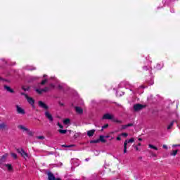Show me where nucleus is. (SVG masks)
<instances>
[{
    "label": "nucleus",
    "instance_id": "f257e3e1",
    "mask_svg": "<svg viewBox=\"0 0 180 180\" xmlns=\"http://www.w3.org/2000/svg\"><path fill=\"white\" fill-rule=\"evenodd\" d=\"M130 143H134V138H131L129 140H125L124 142V154L127 153V145Z\"/></svg>",
    "mask_w": 180,
    "mask_h": 180
},
{
    "label": "nucleus",
    "instance_id": "f03ea898",
    "mask_svg": "<svg viewBox=\"0 0 180 180\" xmlns=\"http://www.w3.org/2000/svg\"><path fill=\"white\" fill-rule=\"evenodd\" d=\"M21 95H23L25 97V98L27 99V101L30 103V105H32V106H33V105H34V100H33V98L32 97H30L29 96H27V94H26L25 93H21Z\"/></svg>",
    "mask_w": 180,
    "mask_h": 180
},
{
    "label": "nucleus",
    "instance_id": "7ed1b4c3",
    "mask_svg": "<svg viewBox=\"0 0 180 180\" xmlns=\"http://www.w3.org/2000/svg\"><path fill=\"white\" fill-rule=\"evenodd\" d=\"M16 112L18 115H26V111L20 105H15Z\"/></svg>",
    "mask_w": 180,
    "mask_h": 180
},
{
    "label": "nucleus",
    "instance_id": "20e7f679",
    "mask_svg": "<svg viewBox=\"0 0 180 180\" xmlns=\"http://www.w3.org/2000/svg\"><path fill=\"white\" fill-rule=\"evenodd\" d=\"M17 151L23 157V158H25V160L29 158V155L23 149H18Z\"/></svg>",
    "mask_w": 180,
    "mask_h": 180
},
{
    "label": "nucleus",
    "instance_id": "39448f33",
    "mask_svg": "<svg viewBox=\"0 0 180 180\" xmlns=\"http://www.w3.org/2000/svg\"><path fill=\"white\" fill-rule=\"evenodd\" d=\"M114 116L115 115L112 114L107 113L103 116V119L105 120H112Z\"/></svg>",
    "mask_w": 180,
    "mask_h": 180
},
{
    "label": "nucleus",
    "instance_id": "423d86ee",
    "mask_svg": "<svg viewBox=\"0 0 180 180\" xmlns=\"http://www.w3.org/2000/svg\"><path fill=\"white\" fill-rule=\"evenodd\" d=\"M144 108V105L141 104H136L134 105V110L135 112H139V110H141Z\"/></svg>",
    "mask_w": 180,
    "mask_h": 180
},
{
    "label": "nucleus",
    "instance_id": "0eeeda50",
    "mask_svg": "<svg viewBox=\"0 0 180 180\" xmlns=\"http://www.w3.org/2000/svg\"><path fill=\"white\" fill-rule=\"evenodd\" d=\"M18 129H19L20 130H22V131H30V129L27 127L22 124L18 125Z\"/></svg>",
    "mask_w": 180,
    "mask_h": 180
},
{
    "label": "nucleus",
    "instance_id": "6e6552de",
    "mask_svg": "<svg viewBox=\"0 0 180 180\" xmlns=\"http://www.w3.org/2000/svg\"><path fill=\"white\" fill-rule=\"evenodd\" d=\"M47 91H49V87H45L44 89H36V92H37V94H43V92H47Z\"/></svg>",
    "mask_w": 180,
    "mask_h": 180
},
{
    "label": "nucleus",
    "instance_id": "1a4fd4ad",
    "mask_svg": "<svg viewBox=\"0 0 180 180\" xmlns=\"http://www.w3.org/2000/svg\"><path fill=\"white\" fill-rule=\"evenodd\" d=\"M45 116L49 119V120H50V122H53V120H54L53 116L49 112V111L45 112Z\"/></svg>",
    "mask_w": 180,
    "mask_h": 180
},
{
    "label": "nucleus",
    "instance_id": "9d476101",
    "mask_svg": "<svg viewBox=\"0 0 180 180\" xmlns=\"http://www.w3.org/2000/svg\"><path fill=\"white\" fill-rule=\"evenodd\" d=\"M39 105L40 106V108H42L43 109H49L47 105H46V103H44L42 101H39Z\"/></svg>",
    "mask_w": 180,
    "mask_h": 180
},
{
    "label": "nucleus",
    "instance_id": "9b49d317",
    "mask_svg": "<svg viewBox=\"0 0 180 180\" xmlns=\"http://www.w3.org/2000/svg\"><path fill=\"white\" fill-rule=\"evenodd\" d=\"M48 179L49 180H56L57 179L56 178V176H54V174H53V173L49 172L48 173Z\"/></svg>",
    "mask_w": 180,
    "mask_h": 180
},
{
    "label": "nucleus",
    "instance_id": "f8f14e48",
    "mask_svg": "<svg viewBox=\"0 0 180 180\" xmlns=\"http://www.w3.org/2000/svg\"><path fill=\"white\" fill-rule=\"evenodd\" d=\"M75 110L77 113H79V115H82L84 112V110H82L80 107H75Z\"/></svg>",
    "mask_w": 180,
    "mask_h": 180
},
{
    "label": "nucleus",
    "instance_id": "ddd939ff",
    "mask_svg": "<svg viewBox=\"0 0 180 180\" xmlns=\"http://www.w3.org/2000/svg\"><path fill=\"white\" fill-rule=\"evenodd\" d=\"M4 89H6V91H8V92H11V94H13V92H15L13 89H11L9 86H4Z\"/></svg>",
    "mask_w": 180,
    "mask_h": 180
},
{
    "label": "nucleus",
    "instance_id": "4468645a",
    "mask_svg": "<svg viewBox=\"0 0 180 180\" xmlns=\"http://www.w3.org/2000/svg\"><path fill=\"white\" fill-rule=\"evenodd\" d=\"M94 134H95V129H92L87 131V136H89V137H92Z\"/></svg>",
    "mask_w": 180,
    "mask_h": 180
},
{
    "label": "nucleus",
    "instance_id": "2eb2a0df",
    "mask_svg": "<svg viewBox=\"0 0 180 180\" xmlns=\"http://www.w3.org/2000/svg\"><path fill=\"white\" fill-rule=\"evenodd\" d=\"M7 128H8V125H6V124H5V123L0 124V129L1 130H5V129H7Z\"/></svg>",
    "mask_w": 180,
    "mask_h": 180
},
{
    "label": "nucleus",
    "instance_id": "dca6fc26",
    "mask_svg": "<svg viewBox=\"0 0 180 180\" xmlns=\"http://www.w3.org/2000/svg\"><path fill=\"white\" fill-rule=\"evenodd\" d=\"M5 167H6V168H8V171H13V167H12V165L11 164H6Z\"/></svg>",
    "mask_w": 180,
    "mask_h": 180
},
{
    "label": "nucleus",
    "instance_id": "f3484780",
    "mask_svg": "<svg viewBox=\"0 0 180 180\" xmlns=\"http://www.w3.org/2000/svg\"><path fill=\"white\" fill-rule=\"evenodd\" d=\"M99 141H101V143H106V139H105L104 136H100Z\"/></svg>",
    "mask_w": 180,
    "mask_h": 180
},
{
    "label": "nucleus",
    "instance_id": "a211bd4d",
    "mask_svg": "<svg viewBox=\"0 0 180 180\" xmlns=\"http://www.w3.org/2000/svg\"><path fill=\"white\" fill-rule=\"evenodd\" d=\"M176 154H178V150H172V151L170 153V155H172V156H173V157H175V155H176Z\"/></svg>",
    "mask_w": 180,
    "mask_h": 180
},
{
    "label": "nucleus",
    "instance_id": "6ab92c4d",
    "mask_svg": "<svg viewBox=\"0 0 180 180\" xmlns=\"http://www.w3.org/2000/svg\"><path fill=\"white\" fill-rule=\"evenodd\" d=\"M71 120L68 118L65 119V120H63V123L64 124H70Z\"/></svg>",
    "mask_w": 180,
    "mask_h": 180
},
{
    "label": "nucleus",
    "instance_id": "aec40b11",
    "mask_svg": "<svg viewBox=\"0 0 180 180\" xmlns=\"http://www.w3.org/2000/svg\"><path fill=\"white\" fill-rule=\"evenodd\" d=\"M175 121H172L167 127V129L169 130L170 129H172V126H174V123Z\"/></svg>",
    "mask_w": 180,
    "mask_h": 180
},
{
    "label": "nucleus",
    "instance_id": "412c9836",
    "mask_svg": "<svg viewBox=\"0 0 180 180\" xmlns=\"http://www.w3.org/2000/svg\"><path fill=\"white\" fill-rule=\"evenodd\" d=\"M112 122H115V123H120V124L122 123V121L115 118V116L113 117Z\"/></svg>",
    "mask_w": 180,
    "mask_h": 180
},
{
    "label": "nucleus",
    "instance_id": "4be33fe9",
    "mask_svg": "<svg viewBox=\"0 0 180 180\" xmlns=\"http://www.w3.org/2000/svg\"><path fill=\"white\" fill-rule=\"evenodd\" d=\"M148 146L150 148H153V150H155L156 151L158 150V148L154 146L153 145L149 144Z\"/></svg>",
    "mask_w": 180,
    "mask_h": 180
},
{
    "label": "nucleus",
    "instance_id": "5701e85b",
    "mask_svg": "<svg viewBox=\"0 0 180 180\" xmlns=\"http://www.w3.org/2000/svg\"><path fill=\"white\" fill-rule=\"evenodd\" d=\"M58 131L61 134H65V133H67V130H65V129H59Z\"/></svg>",
    "mask_w": 180,
    "mask_h": 180
},
{
    "label": "nucleus",
    "instance_id": "b1692460",
    "mask_svg": "<svg viewBox=\"0 0 180 180\" xmlns=\"http://www.w3.org/2000/svg\"><path fill=\"white\" fill-rule=\"evenodd\" d=\"M36 139L37 140H44V136H37Z\"/></svg>",
    "mask_w": 180,
    "mask_h": 180
},
{
    "label": "nucleus",
    "instance_id": "393cba45",
    "mask_svg": "<svg viewBox=\"0 0 180 180\" xmlns=\"http://www.w3.org/2000/svg\"><path fill=\"white\" fill-rule=\"evenodd\" d=\"M7 157V155H4L1 157V158L0 159V162H2V161H4V160H5Z\"/></svg>",
    "mask_w": 180,
    "mask_h": 180
},
{
    "label": "nucleus",
    "instance_id": "a878e982",
    "mask_svg": "<svg viewBox=\"0 0 180 180\" xmlns=\"http://www.w3.org/2000/svg\"><path fill=\"white\" fill-rule=\"evenodd\" d=\"M11 157L16 160V158H18V155H16V153H11Z\"/></svg>",
    "mask_w": 180,
    "mask_h": 180
},
{
    "label": "nucleus",
    "instance_id": "bb28decb",
    "mask_svg": "<svg viewBox=\"0 0 180 180\" xmlns=\"http://www.w3.org/2000/svg\"><path fill=\"white\" fill-rule=\"evenodd\" d=\"M91 143H99V139L91 141Z\"/></svg>",
    "mask_w": 180,
    "mask_h": 180
},
{
    "label": "nucleus",
    "instance_id": "cd10ccee",
    "mask_svg": "<svg viewBox=\"0 0 180 180\" xmlns=\"http://www.w3.org/2000/svg\"><path fill=\"white\" fill-rule=\"evenodd\" d=\"M46 82H47V79H45L44 80H43L41 82V85H44V84H46Z\"/></svg>",
    "mask_w": 180,
    "mask_h": 180
},
{
    "label": "nucleus",
    "instance_id": "c85d7f7f",
    "mask_svg": "<svg viewBox=\"0 0 180 180\" xmlns=\"http://www.w3.org/2000/svg\"><path fill=\"white\" fill-rule=\"evenodd\" d=\"M120 135H121V136H123V137H127V136H129V135L127 134V133H122V134H121Z\"/></svg>",
    "mask_w": 180,
    "mask_h": 180
},
{
    "label": "nucleus",
    "instance_id": "c756f323",
    "mask_svg": "<svg viewBox=\"0 0 180 180\" xmlns=\"http://www.w3.org/2000/svg\"><path fill=\"white\" fill-rule=\"evenodd\" d=\"M107 127H109V124H106L104 126L102 127V129H107Z\"/></svg>",
    "mask_w": 180,
    "mask_h": 180
},
{
    "label": "nucleus",
    "instance_id": "7c9ffc66",
    "mask_svg": "<svg viewBox=\"0 0 180 180\" xmlns=\"http://www.w3.org/2000/svg\"><path fill=\"white\" fill-rule=\"evenodd\" d=\"M58 126L60 127V129H63L64 127L60 124V122H58Z\"/></svg>",
    "mask_w": 180,
    "mask_h": 180
},
{
    "label": "nucleus",
    "instance_id": "2f4dec72",
    "mask_svg": "<svg viewBox=\"0 0 180 180\" xmlns=\"http://www.w3.org/2000/svg\"><path fill=\"white\" fill-rule=\"evenodd\" d=\"M121 136H122V135H119V136L117 137V140L118 141H120V140H122V138H120Z\"/></svg>",
    "mask_w": 180,
    "mask_h": 180
},
{
    "label": "nucleus",
    "instance_id": "473e14b6",
    "mask_svg": "<svg viewBox=\"0 0 180 180\" xmlns=\"http://www.w3.org/2000/svg\"><path fill=\"white\" fill-rule=\"evenodd\" d=\"M63 147H68V148L74 147V145H70V146L63 145Z\"/></svg>",
    "mask_w": 180,
    "mask_h": 180
},
{
    "label": "nucleus",
    "instance_id": "72a5a7b5",
    "mask_svg": "<svg viewBox=\"0 0 180 180\" xmlns=\"http://www.w3.org/2000/svg\"><path fill=\"white\" fill-rule=\"evenodd\" d=\"M122 129L124 130L126 129H127V124L126 125H122Z\"/></svg>",
    "mask_w": 180,
    "mask_h": 180
},
{
    "label": "nucleus",
    "instance_id": "f704fd0d",
    "mask_svg": "<svg viewBox=\"0 0 180 180\" xmlns=\"http://www.w3.org/2000/svg\"><path fill=\"white\" fill-rule=\"evenodd\" d=\"M163 148H165V150H168V146H167V145H163Z\"/></svg>",
    "mask_w": 180,
    "mask_h": 180
},
{
    "label": "nucleus",
    "instance_id": "c9c22d12",
    "mask_svg": "<svg viewBox=\"0 0 180 180\" xmlns=\"http://www.w3.org/2000/svg\"><path fill=\"white\" fill-rule=\"evenodd\" d=\"M23 91H29V87H22Z\"/></svg>",
    "mask_w": 180,
    "mask_h": 180
},
{
    "label": "nucleus",
    "instance_id": "e433bc0d",
    "mask_svg": "<svg viewBox=\"0 0 180 180\" xmlns=\"http://www.w3.org/2000/svg\"><path fill=\"white\" fill-rule=\"evenodd\" d=\"M172 147H173V148H175V147H180V145H179V144H175V145H173Z\"/></svg>",
    "mask_w": 180,
    "mask_h": 180
},
{
    "label": "nucleus",
    "instance_id": "4c0bfd02",
    "mask_svg": "<svg viewBox=\"0 0 180 180\" xmlns=\"http://www.w3.org/2000/svg\"><path fill=\"white\" fill-rule=\"evenodd\" d=\"M127 127H131V126H133V124H131V123L127 124Z\"/></svg>",
    "mask_w": 180,
    "mask_h": 180
},
{
    "label": "nucleus",
    "instance_id": "58836bf2",
    "mask_svg": "<svg viewBox=\"0 0 180 180\" xmlns=\"http://www.w3.org/2000/svg\"><path fill=\"white\" fill-rule=\"evenodd\" d=\"M135 148H136V151H139V147L138 146H135Z\"/></svg>",
    "mask_w": 180,
    "mask_h": 180
},
{
    "label": "nucleus",
    "instance_id": "ea45409f",
    "mask_svg": "<svg viewBox=\"0 0 180 180\" xmlns=\"http://www.w3.org/2000/svg\"><path fill=\"white\" fill-rule=\"evenodd\" d=\"M139 141H143V139L139 138Z\"/></svg>",
    "mask_w": 180,
    "mask_h": 180
},
{
    "label": "nucleus",
    "instance_id": "a19ab883",
    "mask_svg": "<svg viewBox=\"0 0 180 180\" xmlns=\"http://www.w3.org/2000/svg\"><path fill=\"white\" fill-rule=\"evenodd\" d=\"M153 157H157V155L156 154H152Z\"/></svg>",
    "mask_w": 180,
    "mask_h": 180
},
{
    "label": "nucleus",
    "instance_id": "79ce46f5",
    "mask_svg": "<svg viewBox=\"0 0 180 180\" xmlns=\"http://www.w3.org/2000/svg\"><path fill=\"white\" fill-rule=\"evenodd\" d=\"M104 137H105V139H109V136H104Z\"/></svg>",
    "mask_w": 180,
    "mask_h": 180
},
{
    "label": "nucleus",
    "instance_id": "37998d69",
    "mask_svg": "<svg viewBox=\"0 0 180 180\" xmlns=\"http://www.w3.org/2000/svg\"><path fill=\"white\" fill-rule=\"evenodd\" d=\"M138 146H139V147H140V146H141V143H138Z\"/></svg>",
    "mask_w": 180,
    "mask_h": 180
},
{
    "label": "nucleus",
    "instance_id": "c03bdc74",
    "mask_svg": "<svg viewBox=\"0 0 180 180\" xmlns=\"http://www.w3.org/2000/svg\"><path fill=\"white\" fill-rule=\"evenodd\" d=\"M143 70H147V67H144V68H143Z\"/></svg>",
    "mask_w": 180,
    "mask_h": 180
},
{
    "label": "nucleus",
    "instance_id": "a18cd8bd",
    "mask_svg": "<svg viewBox=\"0 0 180 180\" xmlns=\"http://www.w3.org/2000/svg\"><path fill=\"white\" fill-rule=\"evenodd\" d=\"M36 70V68H33L32 69H31V70Z\"/></svg>",
    "mask_w": 180,
    "mask_h": 180
},
{
    "label": "nucleus",
    "instance_id": "49530a36",
    "mask_svg": "<svg viewBox=\"0 0 180 180\" xmlns=\"http://www.w3.org/2000/svg\"><path fill=\"white\" fill-rule=\"evenodd\" d=\"M44 77H47V76L46 75H44Z\"/></svg>",
    "mask_w": 180,
    "mask_h": 180
},
{
    "label": "nucleus",
    "instance_id": "de8ad7c7",
    "mask_svg": "<svg viewBox=\"0 0 180 180\" xmlns=\"http://www.w3.org/2000/svg\"><path fill=\"white\" fill-rule=\"evenodd\" d=\"M60 105L61 106H63V104H62V103H60Z\"/></svg>",
    "mask_w": 180,
    "mask_h": 180
},
{
    "label": "nucleus",
    "instance_id": "09e8293b",
    "mask_svg": "<svg viewBox=\"0 0 180 180\" xmlns=\"http://www.w3.org/2000/svg\"><path fill=\"white\" fill-rule=\"evenodd\" d=\"M86 161H88V159H86Z\"/></svg>",
    "mask_w": 180,
    "mask_h": 180
}]
</instances>
